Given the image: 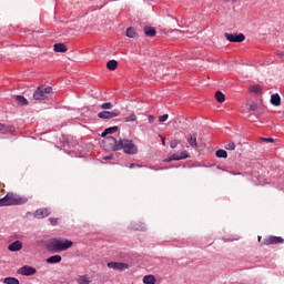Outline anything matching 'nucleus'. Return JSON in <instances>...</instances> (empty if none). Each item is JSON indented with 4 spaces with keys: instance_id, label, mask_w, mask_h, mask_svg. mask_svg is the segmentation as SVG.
I'll return each mask as SVG.
<instances>
[{
    "instance_id": "1",
    "label": "nucleus",
    "mask_w": 284,
    "mask_h": 284,
    "mask_svg": "<svg viewBox=\"0 0 284 284\" xmlns=\"http://www.w3.org/2000/svg\"><path fill=\"white\" fill-rule=\"evenodd\" d=\"M104 143L110 145V150H113V152H116L119 150H123L125 154H136V152H139V149L135 146L132 140L116 141V139H114L113 136H108L104 140Z\"/></svg>"
},
{
    "instance_id": "2",
    "label": "nucleus",
    "mask_w": 284,
    "mask_h": 284,
    "mask_svg": "<svg viewBox=\"0 0 284 284\" xmlns=\"http://www.w3.org/2000/svg\"><path fill=\"white\" fill-rule=\"evenodd\" d=\"M72 245H74V242L68 239H51L47 242L45 248L52 254H58L59 252H65V250H70Z\"/></svg>"
},
{
    "instance_id": "3",
    "label": "nucleus",
    "mask_w": 284,
    "mask_h": 284,
    "mask_svg": "<svg viewBox=\"0 0 284 284\" xmlns=\"http://www.w3.org/2000/svg\"><path fill=\"white\" fill-rule=\"evenodd\" d=\"M28 197L21 196L17 193H8L4 197L0 199V207L10 205H26Z\"/></svg>"
},
{
    "instance_id": "4",
    "label": "nucleus",
    "mask_w": 284,
    "mask_h": 284,
    "mask_svg": "<svg viewBox=\"0 0 284 284\" xmlns=\"http://www.w3.org/2000/svg\"><path fill=\"white\" fill-rule=\"evenodd\" d=\"M52 94V87H38L33 93L34 101H45Z\"/></svg>"
},
{
    "instance_id": "5",
    "label": "nucleus",
    "mask_w": 284,
    "mask_h": 284,
    "mask_svg": "<svg viewBox=\"0 0 284 284\" xmlns=\"http://www.w3.org/2000/svg\"><path fill=\"white\" fill-rule=\"evenodd\" d=\"M224 37L230 43H243L245 41V34L243 33H225Z\"/></svg>"
},
{
    "instance_id": "6",
    "label": "nucleus",
    "mask_w": 284,
    "mask_h": 284,
    "mask_svg": "<svg viewBox=\"0 0 284 284\" xmlns=\"http://www.w3.org/2000/svg\"><path fill=\"white\" fill-rule=\"evenodd\" d=\"M106 266L110 270H115L118 272H125V270H130V264L123 262H109Z\"/></svg>"
},
{
    "instance_id": "7",
    "label": "nucleus",
    "mask_w": 284,
    "mask_h": 284,
    "mask_svg": "<svg viewBox=\"0 0 284 284\" xmlns=\"http://www.w3.org/2000/svg\"><path fill=\"white\" fill-rule=\"evenodd\" d=\"M281 243H284L283 237L271 235V236L264 239V241L262 242V245H278Z\"/></svg>"
},
{
    "instance_id": "8",
    "label": "nucleus",
    "mask_w": 284,
    "mask_h": 284,
    "mask_svg": "<svg viewBox=\"0 0 284 284\" xmlns=\"http://www.w3.org/2000/svg\"><path fill=\"white\" fill-rule=\"evenodd\" d=\"M21 276H34L37 274V268L32 266L24 265L18 270Z\"/></svg>"
},
{
    "instance_id": "9",
    "label": "nucleus",
    "mask_w": 284,
    "mask_h": 284,
    "mask_svg": "<svg viewBox=\"0 0 284 284\" xmlns=\"http://www.w3.org/2000/svg\"><path fill=\"white\" fill-rule=\"evenodd\" d=\"M119 116V112L116 111H101L98 113L99 119H114Z\"/></svg>"
},
{
    "instance_id": "10",
    "label": "nucleus",
    "mask_w": 284,
    "mask_h": 284,
    "mask_svg": "<svg viewBox=\"0 0 284 284\" xmlns=\"http://www.w3.org/2000/svg\"><path fill=\"white\" fill-rule=\"evenodd\" d=\"M34 219H45V216H50V210L48 209H38L34 214Z\"/></svg>"
},
{
    "instance_id": "11",
    "label": "nucleus",
    "mask_w": 284,
    "mask_h": 284,
    "mask_svg": "<svg viewBox=\"0 0 284 284\" xmlns=\"http://www.w3.org/2000/svg\"><path fill=\"white\" fill-rule=\"evenodd\" d=\"M20 250H23V243L21 241H14L8 246L9 252H20Z\"/></svg>"
},
{
    "instance_id": "12",
    "label": "nucleus",
    "mask_w": 284,
    "mask_h": 284,
    "mask_svg": "<svg viewBox=\"0 0 284 284\" xmlns=\"http://www.w3.org/2000/svg\"><path fill=\"white\" fill-rule=\"evenodd\" d=\"M75 282L77 284H92V278L88 275H78Z\"/></svg>"
},
{
    "instance_id": "13",
    "label": "nucleus",
    "mask_w": 284,
    "mask_h": 284,
    "mask_svg": "<svg viewBox=\"0 0 284 284\" xmlns=\"http://www.w3.org/2000/svg\"><path fill=\"white\" fill-rule=\"evenodd\" d=\"M0 132L1 134H12V132H14V126L0 123Z\"/></svg>"
},
{
    "instance_id": "14",
    "label": "nucleus",
    "mask_w": 284,
    "mask_h": 284,
    "mask_svg": "<svg viewBox=\"0 0 284 284\" xmlns=\"http://www.w3.org/2000/svg\"><path fill=\"white\" fill-rule=\"evenodd\" d=\"M190 155L186 151L182 152L181 155L173 154L171 158H169L166 161L170 163V161H181V159H187Z\"/></svg>"
},
{
    "instance_id": "15",
    "label": "nucleus",
    "mask_w": 284,
    "mask_h": 284,
    "mask_svg": "<svg viewBox=\"0 0 284 284\" xmlns=\"http://www.w3.org/2000/svg\"><path fill=\"white\" fill-rule=\"evenodd\" d=\"M187 142L191 145V148H194V150H196V148H199V144L196 143V133L189 134Z\"/></svg>"
},
{
    "instance_id": "16",
    "label": "nucleus",
    "mask_w": 284,
    "mask_h": 284,
    "mask_svg": "<svg viewBox=\"0 0 284 284\" xmlns=\"http://www.w3.org/2000/svg\"><path fill=\"white\" fill-rule=\"evenodd\" d=\"M61 261H63L61 255H52V256L47 258V263H50L51 265H54L57 263H61Z\"/></svg>"
},
{
    "instance_id": "17",
    "label": "nucleus",
    "mask_w": 284,
    "mask_h": 284,
    "mask_svg": "<svg viewBox=\"0 0 284 284\" xmlns=\"http://www.w3.org/2000/svg\"><path fill=\"white\" fill-rule=\"evenodd\" d=\"M271 103L272 105H275V108H278V105H281V95H278V93L272 94Z\"/></svg>"
},
{
    "instance_id": "18",
    "label": "nucleus",
    "mask_w": 284,
    "mask_h": 284,
    "mask_svg": "<svg viewBox=\"0 0 284 284\" xmlns=\"http://www.w3.org/2000/svg\"><path fill=\"white\" fill-rule=\"evenodd\" d=\"M53 50L54 52H68V47H65L63 43H55L53 45Z\"/></svg>"
},
{
    "instance_id": "19",
    "label": "nucleus",
    "mask_w": 284,
    "mask_h": 284,
    "mask_svg": "<svg viewBox=\"0 0 284 284\" xmlns=\"http://www.w3.org/2000/svg\"><path fill=\"white\" fill-rule=\"evenodd\" d=\"M248 92H252L253 94H263V88L261 85H251Z\"/></svg>"
},
{
    "instance_id": "20",
    "label": "nucleus",
    "mask_w": 284,
    "mask_h": 284,
    "mask_svg": "<svg viewBox=\"0 0 284 284\" xmlns=\"http://www.w3.org/2000/svg\"><path fill=\"white\" fill-rule=\"evenodd\" d=\"M142 282L144 284H156V277L154 275H145Z\"/></svg>"
},
{
    "instance_id": "21",
    "label": "nucleus",
    "mask_w": 284,
    "mask_h": 284,
    "mask_svg": "<svg viewBox=\"0 0 284 284\" xmlns=\"http://www.w3.org/2000/svg\"><path fill=\"white\" fill-rule=\"evenodd\" d=\"M106 68H108V70H111V72H114V70H116V68H119V62L116 60H110L106 63Z\"/></svg>"
},
{
    "instance_id": "22",
    "label": "nucleus",
    "mask_w": 284,
    "mask_h": 284,
    "mask_svg": "<svg viewBox=\"0 0 284 284\" xmlns=\"http://www.w3.org/2000/svg\"><path fill=\"white\" fill-rule=\"evenodd\" d=\"M145 37H156V30L151 27H144Z\"/></svg>"
},
{
    "instance_id": "23",
    "label": "nucleus",
    "mask_w": 284,
    "mask_h": 284,
    "mask_svg": "<svg viewBox=\"0 0 284 284\" xmlns=\"http://www.w3.org/2000/svg\"><path fill=\"white\" fill-rule=\"evenodd\" d=\"M125 34H126V37L129 39H136V30L134 28H132V27H129L126 29V33Z\"/></svg>"
},
{
    "instance_id": "24",
    "label": "nucleus",
    "mask_w": 284,
    "mask_h": 284,
    "mask_svg": "<svg viewBox=\"0 0 284 284\" xmlns=\"http://www.w3.org/2000/svg\"><path fill=\"white\" fill-rule=\"evenodd\" d=\"M114 132H119V126H111L105 129L101 136H106V134H114Z\"/></svg>"
},
{
    "instance_id": "25",
    "label": "nucleus",
    "mask_w": 284,
    "mask_h": 284,
    "mask_svg": "<svg viewBox=\"0 0 284 284\" xmlns=\"http://www.w3.org/2000/svg\"><path fill=\"white\" fill-rule=\"evenodd\" d=\"M16 101L18 105H28V99H26L23 95H17Z\"/></svg>"
},
{
    "instance_id": "26",
    "label": "nucleus",
    "mask_w": 284,
    "mask_h": 284,
    "mask_svg": "<svg viewBox=\"0 0 284 284\" xmlns=\"http://www.w3.org/2000/svg\"><path fill=\"white\" fill-rule=\"evenodd\" d=\"M215 100L217 101V103H225V94H223V92L217 91L215 93Z\"/></svg>"
},
{
    "instance_id": "27",
    "label": "nucleus",
    "mask_w": 284,
    "mask_h": 284,
    "mask_svg": "<svg viewBox=\"0 0 284 284\" xmlns=\"http://www.w3.org/2000/svg\"><path fill=\"white\" fill-rule=\"evenodd\" d=\"M215 156H217V159H227V151L220 149L215 152Z\"/></svg>"
},
{
    "instance_id": "28",
    "label": "nucleus",
    "mask_w": 284,
    "mask_h": 284,
    "mask_svg": "<svg viewBox=\"0 0 284 284\" xmlns=\"http://www.w3.org/2000/svg\"><path fill=\"white\" fill-rule=\"evenodd\" d=\"M3 283H6V284H20L19 280H17V277H6L3 280Z\"/></svg>"
},
{
    "instance_id": "29",
    "label": "nucleus",
    "mask_w": 284,
    "mask_h": 284,
    "mask_svg": "<svg viewBox=\"0 0 284 284\" xmlns=\"http://www.w3.org/2000/svg\"><path fill=\"white\" fill-rule=\"evenodd\" d=\"M133 230H136V231H140V232H143V231H145V224H143V223H135V224H133Z\"/></svg>"
},
{
    "instance_id": "30",
    "label": "nucleus",
    "mask_w": 284,
    "mask_h": 284,
    "mask_svg": "<svg viewBox=\"0 0 284 284\" xmlns=\"http://www.w3.org/2000/svg\"><path fill=\"white\" fill-rule=\"evenodd\" d=\"M101 110H112V108H114V104H112V102H104L101 104Z\"/></svg>"
},
{
    "instance_id": "31",
    "label": "nucleus",
    "mask_w": 284,
    "mask_h": 284,
    "mask_svg": "<svg viewBox=\"0 0 284 284\" xmlns=\"http://www.w3.org/2000/svg\"><path fill=\"white\" fill-rule=\"evenodd\" d=\"M125 123H134L136 121V114L132 113L131 115L124 119Z\"/></svg>"
},
{
    "instance_id": "32",
    "label": "nucleus",
    "mask_w": 284,
    "mask_h": 284,
    "mask_svg": "<svg viewBox=\"0 0 284 284\" xmlns=\"http://www.w3.org/2000/svg\"><path fill=\"white\" fill-rule=\"evenodd\" d=\"M168 119H170L169 114H163V115L159 116L160 123H165V121H168Z\"/></svg>"
},
{
    "instance_id": "33",
    "label": "nucleus",
    "mask_w": 284,
    "mask_h": 284,
    "mask_svg": "<svg viewBox=\"0 0 284 284\" xmlns=\"http://www.w3.org/2000/svg\"><path fill=\"white\" fill-rule=\"evenodd\" d=\"M225 150H236V144H234V142H230L225 145Z\"/></svg>"
},
{
    "instance_id": "34",
    "label": "nucleus",
    "mask_w": 284,
    "mask_h": 284,
    "mask_svg": "<svg viewBox=\"0 0 284 284\" xmlns=\"http://www.w3.org/2000/svg\"><path fill=\"white\" fill-rule=\"evenodd\" d=\"M258 105L256 103H251L248 106L250 112H256Z\"/></svg>"
},
{
    "instance_id": "35",
    "label": "nucleus",
    "mask_w": 284,
    "mask_h": 284,
    "mask_svg": "<svg viewBox=\"0 0 284 284\" xmlns=\"http://www.w3.org/2000/svg\"><path fill=\"white\" fill-rule=\"evenodd\" d=\"M49 222L51 223V225H58L59 224V219L50 217Z\"/></svg>"
},
{
    "instance_id": "36",
    "label": "nucleus",
    "mask_w": 284,
    "mask_h": 284,
    "mask_svg": "<svg viewBox=\"0 0 284 284\" xmlns=\"http://www.w3.org/2000/svg\"><path fill=\"white\" fill-rule=\"evenodd\" d=\"M262 141H264V143H274L273 138H262Z\"/></svg>"
},
{
    "instance_id": "37",
    "label": "nucleus",
    "mask_w": 284,
    "mask_h": 284,
    "mask_svg": "<svg viewBox=\"0 0 284 284\" xmlns=\"http://www.w3.org/2000/svg\"><path fill=\"white\" fill-rule=\"evenodd\" d=\"M170 145H171L172 150H174V148H176V145H179V143L176 141H172Z\"/></svg>"
},
{
    "instance_id": "38",
    "label": "nucleus",
    "mask_w": 284,
    "mask_h": 284,
    "mask_svg": "<svg viewBox=\"0 0 284 284\" xmlns=\"http://www.w3.org/2000/svg\"><path fill=\"white\" fill-rule=\"evenodd\" d=\"M129 168H130V170H132V169H134V168H141V165L131 163V164L129 165Z\"/></svg>"
},
{
    "instance_id": "39",
    "label": "nucleus",
    "mask_w": 284,
    "mask_h": 284,
    "mask_svg": "<svg viewBox=\"0 0 284 284\" xmlns=\"http://www.w3.org/2000/svg\"><path fill=\"white\" fill-rule=\"evenodd\" d=\"M155 121L154 115H149V123H153Z\"/></svg>"
},
{
    "instance_id": "40",
    "label": "nucleus",
    "mask_w": 284,
    "mask_h": 284,
    "mask_svg": "<svg viewBox=\"0 0 284 284\" xmlns=\"http://www.w3.org/2000/svg\"><path fill=\"white\" fill-rule=\"evenodd\" d=\"M112 159H114L113 154H110L109 156H104V161L112 160Z\"/></svg>"
},
{
    "instance_id": "41",
    "label": "nucleus",
    "mask_w": 284,
    "mask_h": 284,
    "mask_svg": "<svg viewBox=\"0 0 284 284\" xmlns=\"http://www.w3.org/2000/svg\"><path fill=\"white\" fill-rule=\"evenodd\" d=\"M227 2H231V3H236V0H225Z\"/></svg>"
},
{
    "instance_id": "42",
    "label": "nucleus",
    "mask_w": 284,
    "mask_h": 284,
    "mask_svg": "<svg viewBox=\"0 0 284 284\" xmlns=\"http://www.w3.org/2000/svg\"><path fill=\"white\" fill-rule=\"evenodd\" d=\"M162 144L165 145V138H162Z\"/></svg>"
},
{
    "instance_id": "43",
    "label": "nucleus",
    "mask_w": 284,
    "mask_h": 284,
    "mask_svg": "<svg viewBox=\"0 0 284 284\" xmlns=\"http://www.w3.org/2000/svg\"><path fill=\"white\" fill-rule=\"evenodd\" d=\"M258 242H261V236H258Z\"/></svg>"
}]
</instances>
